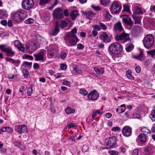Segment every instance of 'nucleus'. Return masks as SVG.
<instances>
[{
	"label": "nucleus",
	"mask_w": 155,
	"mask_h": 155,
	"mask_svg": "<svg viewBox=\"0 0 155 155\" xmlns=\"http://www.w3.org/2000/svg\"><path fill=\"white\" fill-rule=\"evenodd\" d=\"M34 20L32 18H28V19L25 20L24 23L26 24H33L34 23Z\"/></svg>",
	"instance_id": "36"
},
{
	"label": "nucleus",
	"mask_w": 155,
	"mask_h": 155,
	"mask_svg": "<svg viewBox=\"0 0 155 155\" xmlns=\"http://www.w3.org/2000/svg\"><path fill=\"white\" fill-rule=\"evenodd\" d=\"M120 130V128L117 126L113 127L112 129V130L114 131H119Z\"/></svg>",
	"instance_id": "55"
},
{
	"label": "nucleus",
	"mask_w": 155,
	"mask_h": 155,
	"mask_svg": "<svg viewBox=\"0 0 155 155\" xmlns=\"http://www.w3.org/2000/svg\"><path fill=\"white\" fill-rule=\"evenodd\" d=\"M108 51L110 54L114 55L120 54L122 52L123 48L122 45L117 42L111 43L108 48Z\"/></svg>",
	"instance_id": "1"
},
{
	"label": "nucleus",
	"mask_w": 155,
	"mask_h": 155,
	"mask_svg": "<svg viewBox=\"0 0 155 155\" xmlns=\"http://www.w3.org/2000/svg\"><path fill=\"white\" fill-rule=\"evenodd\" d=\"M52 16L54 18L57 19H61L64 16L62 11L60 8H57L54 10Z\"/></svg>",
	"instance_id": "11"
},
{
	"label": "nucleus",
	"mask_w": 155,
	"mask_h": 155,
	"mask_svg": "<svg viewBox=\"0 0 155 155\" xmlns=\"http://www.w3.org/2000/svg\"><path fill=\"white\" fill-rule=\"evenodd\" d=\"M99 25H100V27L102 29L104 30H106L107 29V26L103 23L101 22H99Z\"/></svg>",
	"instance_id": "34"
},
{
	"label": "nucleus",
	"mask_w": 155,
	"mask_h": 155,
	"mask_svg": "<svg viewBox=\"0 0 155 155\" xmlns=\"http://www.w3.org/2000/svg\"><path fill=\"white\" fill-rule=\"evenodd\" d=\"M34 5L33 0H23L22 3V8L26 10L32 8Z\"/></svg>",
	"instance_id": "9"
},
{
	"label": "nucleus",
	"mask_w": 155,
	"mask_h": 155,
	"mask_svg": "<svg viewBox=\"0 0 155 155\" xmlns=\"http://www.w3.org/2000/svg\"><path fill=\"white\" fill-rule=\"evenodd\" d=\"M6 46V45H0V49L4 52V49H5L6 47L5 48Z\"/></svg>",
	"instance_id": "60"
},
{
	"label": "nucleus",
	"mask_w": 155,
	"mask_h": 155,
	"mask_svg": "<svg viewBox=\"0 0 155 155\" xmlns=\"http://www.w3.org/2000/svg\"><path fill=\"white\" fill-rule=\"evenodd\" d=\"M135 70L136 72L137 73H139L140 71L141 68L139 66H137L136 67V68H135Z\"/></svg>",
	"instance_id": "57"
},
{
	"label": "nucleus",
	"mask_w": 155,
	"mask_h": 155,
	"mask_svg": "<svg viewBox=\"0 0 155 155\" xmlns=\"http://www.w3.org/2000/svg\"><path fill=\"white\" fill-rule=\"evenodd\" d=\"M100 39L103 42L109 43L111 42L112 36L110 34L107 33L106 32H102L99 36Z\"/></svg>",
	"instance_id": "6"
},
{
	"label": "nucleus",
	"mask_w": 155,
	"mask_h": 155,
	"mask_svg": "<svg viewBox=\"0 0 155 155\" xmlns=\"http://www.w3.org/2000/svg\"><path fill=\"white\" fill-rule=\"evenodd\" d=\"M142 11L140 8L136 7L135 13L137 14H141L142 13Z\"/></svg>",
	"instance_id": "42"
},
{
	"label": "nucleus",
	"mask_w": 155,
	"mask_h": 155,
	"mask_svg": "<svg viewBox=\"0 0 155 155\" xmlns=\"http://www.w3.org/2000/svg\"><path fill=\"white\" fill-rule=\"evenodd\" d=\"M4 52L5 53L6 55L8 57H13L15 54V52L14 50L12 47H8L4 49Z\"/></svg>",
	"instance_id": "14"
},
{
	"label": "nucleus",
	"mask_w": 155,
	"mask_h": 155,
	"mask_svg": "<svg viewBox=\"0 0 155 155\" xmlns=\"http://www.w3.org/2000/svg\"><path fill=\"white\" fill-rule=\"evenodd\" d=\"M100 3L101 5L105 6H107L110 3V0H100Z\"/></svg>",
	"instance_id": "28"
},
{
	"label": "nucleus",
	"mask_w": 155,
	"mask_h": 155,
	"mask_svg": "<svg viewBox=\"0 0 155 155\" xmlns=\"http://www.w3.org/2000/svg\"><path fill=\"white\" fill-rule=\"evenodd\" d=\"M104 72V68L103 67L100 68L97 74H103Z\"/></svg>",
	"instance_id": "52"
},
{
	"label": "nucleus",
	"mask_w": 155,
	"mask_h": 155,
	"mask_svg": "<svg viewBox=\"0 0 155 155\" xmlns=\"http://www.w3.org/2000/svg\"><path fill=\"white\" fill-rule=\"evenodd\" d=\"M32 64V62H29L27 61H25L24 62L23 65H26L29 66H31Z\"/></svg>",
	"instance_id": "59"
},
{
	"label": "nucleus",
	"mask_w": 155,
	"mask_h": 155,
	"mask_svg": "<svg viewBox=\"0 0 155 155\" xmlns=\"http://www.w3.org/2000/svg\"><path fill=\"white\" fill-rule=\"evenodd\" d=\"M15 46L16 47L20 50L24 51L25 48L23 45L21 44L18 40L15 41L14 42Z\"/></svg>",
	"instance_id": "19"
},
{
	"label": "nucleus",
	"mask_w": 155,
	"mask_h": 155,
	"mask_svg": "<svg viewBox=\"0 0 155 155\" xmlns=\"http://www.w3.org/2000/svg\"><path fill=\"white\" fill-rule=\"evenodd\" d=\"M116 138L115 137H109L106 139L105 144L107 146L105 149H109L114 147L116 144Z\"/></svg>",
	"instance_id": "7"
},
{
	"label": "nucleus",
	"mask_w": 155,
	"mask_h": 155,
	"mask_svg": "<svg viewBox=\"0 0 155 155\" xmlns=\"http://www.w3.org/2000/svg\"><path fill=\"white\" fill-rule=\"evenodd\" d=\"M67 67L65 64H62L61 65L60 69L61 70H65L66 69Z\"/></svg>",
	"instance_id": "54"
},
{
	"label": "nucleus",
	"mask_w": 155,
	"mask_h": 155,
	"mask_svg": "<svg viewBox=\"0 0 155 155\" xmlns=\"http://www.w3.org/2000/svg\"><path fill=\"white\" fill-rule=\"evenodd\" d=\"M50 16L48 15V14H47L46 16L44 17V20L46 22L50 20Z\"/></svg>",
	"instance_id": "58"
},
{
	"label": "nucleus",
	"mask_w": 155,
	"mask_h": 155,
	"mask_svg": "<svg viewBox=\"0 0 155 155\" xmlns=\"http://www.w3.org/2000/svg\"><path fill=\"white\" fill-rule=\"evenodd\" d=\"M65 111L67 114H70L74 113L75 111V110L74 109H72L69 106L68 107L65 109Z\"/></svg>",
	"instance_id": "26"
},
{
	"label": "nucleus",
	"mask_w": 155,
	"mask_h": 155,
	"mask_svg": "<svg viewBox=\"0 0 155 155\" xmlns=\"http://www.w3.org/2000/svg\"><path fill=\"white\" fill-rule=\"evenodd\" d=\"M27 128L25 125H19L18 126L17 132L20 134H22L26 131Z\"/></svg>",
	"instance_id": "21"
},
{
	"label": "nucleus",
	"mask_w": 155,
	"mask_h": 155,
	"mask_svg": "<svg viewBox=\"0 0 155 155\" xmlns=\"http://www.w3.org/2000/svg\"><path fill=\"white\" fill-rule=\"evenodd\" d=\"M22 73L25 78H27L29 74V72L28 70L24 68L23 69Z\"/></svg>",
	"instance_id": "38"
},
{
	"label": "nucleus",
	"mask_w": 155,
	"mask_h": 155,
	"mask_svg": "<svg viewBox=\"0 0 155 155\" xmlns=\"http://www.w3.org/2000/svg\"><path fill=\"white\" fill-rule=\"evenodd\" d=\"M53 45H51L47 50V56L48 58H52L56 56V50L52 48Z\"/></svg>",
	"instance_id": "12"
},
{
	"label": "nucleus",
	"mask_w": 155,
	"mask_h": 155,
	"mask_svg": "<svg viewBox=\"0 0 155 155\" xmlns=\"http://www.w3.org/2000/svg\"><path fill=\"white\" fill-rule=\"evenodd\" d=\"M85 14L86 17L90 19H91L92 18L94 17L95 15L94 13H92L91 11L87 12Z\"/></svg>",
	"instance_id": "29"
},
{
	"label": "nucleus",
	"mask_w": 155,
	"mask_h": 155,
	"mask_svg": "<svg viewBox=\"0 0 155 155\" xmlns=\"http://www.w3.org/2000/svg\"><path fill=\"white\" fill-rule=\"evenodd\" d=\"M91 7L95 11H98L101 10L100 7L99 6H95L94 5H92Z\"/></svg>",
	"instance_id": "46"
},
{
	"label": "nucleus",
	"mask_w": 155,
	"mask_h": 155,
	"mask_svg": "<svg viewBox=\"0 0 155 155\" xmlns=\"http://www.w3.org/2000/svg\"><path fill=\"white\" fill-rule=\"evenodd\" d=\"M138 139L142 143H144L146 141V137L145 135L142 134L138 136Z\"/></svg>",
	"instance_id": "25"
},
{
	"label": "nucleus",
	"mask_w": 155,
	"mask_h": 155,
	"mask_svg": "<svg viewBox=\"0 0 155 155\" xmlns=\"http://www.w3.org/2000/svg\"><path fill=\"white\" fill-rule=\"evenodd\" d=\"M66 56L67 54L65 53H61L60 55V57L62 59H64Z\"/></svg>",
	"instance_id": "49"
},
{
	"label": "nucleus",
	"mask_w": 155,
	"mask_h": 155,
	"mask_svg": "<svg viewBox=\"0 0 155 155\" xmlns=\"http://www.w3.org/2000/svg\"><path fill=\"white\" fill-rule=\"evenodd\" d=\"M155 152V149L153 147H149L144 150L145 155H151Z\"/></svg>",
	"instance_id": "20"
},
{
	"label": "nucleus",
	"mask_w": 155,
	"mask_h": 155,
	"mask_svg": "<svg viewBox=\"0 0 155 155\" xmlns=\"http://www.w3.org/2000/svg\"><path fill=\"white\" fill-rule=\"evenodd\" d=\"M0 23L1 24L4 26L6 25L7 24V21L5 20H2L1 21Z\"/></svg>",
	"instance_id": "62"
},
{
	"label": "nucleus",
	"mask_w": 155,
	"mask_h": 155,
	"mask_svg": "<svg viewBox=\"0 0 155 155\" xmlns=\"http://www.w3.org/2000/svg\"><path fill=\"white\" fill-rule=\"evenodd\" d=\"M68 126L69 128H71L72 127H74L75 125L74 124H72L71 122H69L68 124Z\"/></svg>",
	"instance_id": "56"
},
{
	"label": "nucleus",
	"mask_w": 155,
	"mask_h": 155,
	"mask_svg": "<svg viewBox=\"0 0 155 155\" xmlns=\"http://www.w3.org/2000/svg\"><path fill=\"white\" fill-rule=\"evenodd\" d=\"M122 132L124 136L126 137L130 136L132 133L131 128L128 126H125L123 128Z\"/></svg>",
	"instance_id": "16"
},
{
	"label": "nucleus",
	"mask_w": 155,
	"mask_h": 155,
	"mask_svg": "<svg viewBox=\"0 0 155 155\" xmlns=\"http://www.w3.org/2000/svg\"><path fill=\"white\" fill-rule=\"evenodd\" d=\"M98 97L99 94L96 91H91L88 95L89 99L92 100H96Z\"/></svg>",
	"instance_id": "17"
},
{
	"label": "nucleus",
	"mask_w": 155,
	"mask_h": 155,
	"mask_svg": "<svg viewBox=\"0 0 155 155\" xmlns=\"http://www.w3.org/2000/svg\"><path fill=\"white\" fill-rule=\"evenodd\" d=\"M122 8V6L117 1L114 2L110 7L111 11L116 14H119Z\"/></svg>",
	"instance_id": "8"
},
{
	"label": "nucleus",
	"mask_w": 155,
	"mask_h": 155,
	"mask_svg": "<svg viewBox=\"0 0 155 155\" xmlns=\"http://www.w3.org/2000/svg\"><path fill=\"white\" fill-rule=\"evenodd\" d=\"M147 54L148 56L153 58L155 55V48L153 50L147 51Z\"/></svg>",
	"instance_id": "27"
},
{
	"label": "nucleus",
	"mask_w": 155,
	"mask_h": 155,
	"mask_svg": "<svg viewBox=\"0 0 155 155\" xmlns=\"http://www.w3.org/2000/svg\"><path fill=\"white\" fill-rule=\"evenodd\" d=\"M33 90V86H31L30 87H29L27 90V94L28 96H30L31 95L32 93Z\"/></svg>",
	"instance_id": "37"
},
{
	"label": "nucleus",
	"mask_w": 155,
	"mask_h": 155,
	"mask_svg": "<svg viewBox=\"0 0 155 155\" xmlns=\"http://www.w3.org/2000/svg\"><path fill=\"white\" fill-rule=\"evenodd\" d=\"M50 0H40L39 5H44L47 3Z\"/></svg>",
	"instance_id": "43"
},
{
	"label": "nucleus",
	"mask_w": 155,
	"mask_h": 155,
	"mask_svg": "<svg viewBox=\"0 0 155 155\" xmlns=\"http://www.w3.org/2000/svg\"><path fill=\"white\" fill-rule=\"evenodd\" d=\"M27 16L28 14L27 12L20 9L13 14L12 18L14 21L19 23L23 21Z\"/></svg>",
	"instance_id": "2"
},
{
	"label": "nucleus",
	"mask_w": 155,
	"mask_h": 155,
	"mask_svg": "<svg viewBox=\"0 0 155 155\" xmlns=\"http://www.w3.org/2000/svg\"><path fill=\"white\" fill-rule=\"evenodd\" d=\"M88 147L86 145H84L82 148V150L83 152H85L88 150Z\"/></svg>",
	"instance_id": "61"
},
{
	"label": "nucleus",
	"mask_w": 155,
	"mask_h": 155,
	"mask_svg": "<svg viewBox=\"0 0 155 155\" xmlns=\"http://www.w3.org/2000/svg\"><path fill=\"white\" fill-rule=\"evenodd\" d=\"M150 117L153 121H155V113L152 110H151V114L150 115Z\"/></svg>",
	"instance_id": "41"
},
{
	"label": "nucleus",
	"mask_w": 155,
	"mask_h": 155,
	"mask_svg": "<svg viewBox=\"0 0 155 155\" xmlns=\"http://www.w3.org/2000/svg\"><path fill=\"white\" fill-rule=\"evenodd\" d=\"M112 16L110 15L108 11H106L105 17L106 19H108L110 18Z\"/></svg>",
	"instance_id": "50"
},
{
	"label": "nucleus",
	"mask_w": 155,
	"mask_h": 155,
	"mask_svg": "<svg viewBox=\"0 0 155 155\" xmlns=\"http://www.w3.org/2000/svg\"><path fill=\"white\" fill-rule=\"evenodd\" d=\"M115 39L117 41L124 43L130 40L129 35L124 31L121 34H117L116 35Z\"/></svg>",
	"instance_id": "5"
},
{
	"label": "nucleus",
	"mask_w": 155,
	"mask_h": 155,
	"mask_svg": "<svg viewBox=\"0 0 155 155\" xmlns=\"http://www.w3.org/2000/svg\"><path fill=\"white\" fill-rule=\"evenodd\" d=\"M73 72L76 74H81L82 73V71L78 68H76L74 69Z\"/></svg>",
	"instance_id": "39"
},
{
	"label": "nucleus",
	"mask_w": 155,
	"mask_h": 155,
	"mask_svg": "<svg viewBox=\"0 0 155 155\" xmlns=\"http://www.w3.org/2000/svg\"><path fill=\"white\" fill-rule=\"evenodd\" d=\"M134 45L132 44H130L126 46L125 49L127 52L131 51L134 48Z\"/></svg>",
	"instance_id": "30"
},
{
	"label": "nucleus",
	"mask_w": 155,
	"mask_h": 155,
	"mask_svg": "<svg viewBox=\"0 0 155 155\" xmlns=\"http://www.w3.org/2000/svg\"><path fill=\"white\" fill-rule=\"evenodd\" d=\"M92 34H93L94 36H97L98 34V32L96 31V30L93 29L92 31Z\"/></svg>",
	"instance_id": "63"
},
{
	"label": "nucleus",
	"mask_w": 155,
	"mask_h": 155,
	"mask_svg": "<svg viewBox=\"0 0 155 155\" xmlns=\"http://www.w3.org/2000/svg\"><path fill=\"white\" fill-rule=\"evenodd\" d=\"M140 116L139 114L134 113L132 116V118L134 119H140Z\"/></svg>",
	"instance_id": "47"
},
{
	"label": "nucleus",
	"mask_w": 155,
	"mask_h": 155,
	"mask_svg": "<svg viewBox=\"0 0 155 155\" xmlns=\"http://www.w3.org/2000/svg\"><path fill=\"white\" fill-rule=\"evenodd\" d=\"M66 43L68 44V46H72L75 45L78 41V39L76 35L69 33L66 37Z\"/></svg>",
	"instance_id": "4"
},
{
	"label": "nucleus",
	"mask_w": 155,
	"mask_h": 155,
	"mask_svg": "<svg viewBox=\"0 0 155 155\" xmlns=\"http://www.w3.org/2000/svg\"><path fill=\"white\" fill-rule=\"evenodd\" d=\"M127 77L129 79L133 80L134 78V76L131 74V72L129 70L126 72Z\"/></svg>",
	"instance_id": "32"
},
{
	"label": "nucleus",
	"mask_w": 155,
	"mask_h": 155,
	"mask_svg": "<svg viewBox=\"0 0 155 155\" xmlns=\"http://www.w3.org/2000/svg\"><path fill=\"white\" fill-rule=\"evenodd\" d=\"M78 15L79 14L76 10L72 11L70 13V15L72 19L74 20L75 19Z\"/></svg>",
	"instance_id": "24"
},
{
	"label": "nucleus",
	"mask_w": 155,
	"mask_h": 155,
	"mask_svg": "<svg viewBox=\"0 0 155 155\" xmlns=\"http://www.w3.org/2000/svg\"><path fill=\"white\" fill-rule=\"evenodd\" d=\"M46 52L44 50H42L40 52L37 54H34V56L35 58L36 61H43L44 59V56L46 54Z\"/></svg>",
	"instance_id": "13"
},
{
	"label": "nucleus",
	"mask_w": 155,
	"mask_h": 155,
	"mask_svg": "<svg viewBox=\"0 0 155 155\" xmlns=\"http://www.w3.org/2000/svg\"><path fill=\"white\" fill-rule=\"evenodd\" d=\"M141 131L142 132L147 134L151 133L150 130L147 128L145 127H143L141 129Z\"/></svg>",
	"instance_id": "33"
},
{
	"label": "nucleus",
	"mask_w": 155,
	"mask_h": 155,
	"mask_svg": "<svg viewBox=\"0 0 155 155\" xmlns=\"http://www.w3.org/2000/svg\"><path fill=\"white\" fill-rule=\"evenodd\" d=\"M145 57L143 55V51L142 49L140 50V53L139 54L135 56L134 58L140 61H142L145 58Z\"/></svg>",
	"instance_id": "22"
},
{
	"label": "nucleus",
	"mask_w": 155,
	"mask_h": 155,
	"mask_svg": "<svg viewBox=\"0 0 155 155\" xmlns=\"http://www.w3.org/2000/svg\"><path fill=\"white\" fill-rule=\"evenodd\" d=\"M63 84L64 85L69 86L71 84V83L68 81L64 80Z\"/></svg>",
	"instance_id": "51"
},
{
	"label": "nucleus",
	"mask_w": 155,
	"mask_h": 155,
	"mask_svg": "<svg viewBox=\"0 0 155 155\" xmlns=\"http://www.w3.org/2000/svg\"><path fill=\"white\" fill-rule=\"evenodd\" d=\"M123 16L122 18L123 21L125 24L130 26L133 25V22L129 15H123Z\"/></svg>",
	"instance_id": "18"
},
{
	"label": "nucleus",
	"mask_w": 155,
	"mask_h": 155,
	"mask_svg": "<svg viewBox=\"0 0 155 155\" xmlns=\"http://www.w3.org/2000/svg\"><path fill=\"white\" fill-rule=\"evenodd\" d=\"M79 92L83 96H85L87 94V91L84 88L80 89Z\"/></svg>",
	"instance_id": "35"
},
{
	"label": "nucleus",
	"mask_w": 155,
	"mask_h": 155,
	"mask_svg": "<svg viewBox=\"0 0 155 155\" xmlns=\"http://www.w3.org/2000/svg\"><path fill=\"white\" fill-rule=\"evenodd\" d=\"M124 11L130 13V7L128 5L124 4L123 5Z\"/></svg>",
	"instance_id": "40"
},
{
	"label": "nucleus",
	"mask_w": 155,
	"mask_h": 155,
	"mask_svg": "<svg viewBox=\"0 0 155 155\" xmlns=\"http://www.w3.org/2000/svg\"><path fill=\"white\" fill-rule=\"evenodd\" d=\"M114 31L115 32H120L124 31V28L121 22L119 21L115 23L113 26Z\"/></svg>",
	"instance_id": "15"
},
{
	"label": "nucleus",
	"mask_w": 155,
	"mask_h": 155,
	"mask_svg": "<svg viewBox=\"0 0 155 155\" xmlns=\"http://www.w3.org/2000/svg\"><path fill=\"white\" fill-rule=\"evenodd\" d=\"M109 153L111 155H117L118 154V152L114 150L110 151Z\"/></svg>",
	"instance_id": "48"
},
{
	"label": "nucleus",
	"mask_w": 155,
	"mask_h": 155,
	"mask_svg": "<svg viewBox=\"0 0 155 155\" xmlns=\"http://www.w3.org/2000/svg\"><path fill=\"white\" fill-rule=\"evenodd\" d=\"M11 63L13 64H16L18 66L20 64V61L19 60H15L14 59L12 62H11Z\"/></svg>",
	"instance_id": "45"
},
{
	"label": "nucleus",
	"mask_w": 155,
	"mask_h": 155,
	"mask_svg": "<svg viewBox=\"0 0 155 155\" xmlns=\"http://www.w3.org/2000/svg\"><path fill=\"white\" fill-rule=\"evenodd\" d=\"M93 27L94 30L98 31H100L101 30V28L100 27V25H93Z\"/></svg>",
	"instance_id": "44"
},
{
	"label": "nucleus",
	"mask_w": 155,
	"mask_h": 155,
	"mask_svg": "<svg viewBox=\"0 0 155 155\" xmlns=\"http://www.w3.org/2000/svg\"><path fill=\"white\" fill-rule=\"evenodd\" d=\"M0 18H2L1 16L6 17L7 16L6 14L4 12H2L1 10H0Z\"/></svg>",
	"instance_id": "53"
},
{
	"label": "nucleus",
	"mask_w": 155,
	"mask_h": 155,
	"mask_svg": "<svg viewBox=\"0 0 155 155\" xmlns=\"http://www.w3.org/2000/svg\"><path fill=\"white\" fill-rule=\"evenodd\" d=\"M59 30L58 27V24L57 23H56V26L54 31L52 32V35L54 36L56 35L59 32Z\"/></svg>",
	"instance_id": "31"
},
{
	"label": "nucleus",
	"mask_w": 155,
	"mask_h": 155,
	"mask_svg": "<svg viewBox=\"0 0 155 155\" xmlns=\"http://www.w3.org/2000/svg\"><path fill=\"white\" fill-rule=\"evenodd\" d=\"M70 21L68 19H66L65 20H63L61 21V23L59 24V26L61 28L67 26L68 23L70 22Z\"/></svg>",
	"instance_id": "23"
},
{
	"label": "nucleus",
	"mask_w": 155,
	"mask_h": 155,
	"mask_svg": "<svg viewBox=\"0 0 155 155\" xmlns=\"http://www.w3.org/2000/svg\"><path fill=\"white\" fill-rule=\"evenodd\" d=\"M132 155H138V150L137 149L134 150L133 152Z\"/></svg>",
	"instance_id": "64"
},
{
	"label": "nucleus",
	"mask_w": 155,
	"mask_h": 155,
	"mask_svg": "<svg viewBox=\"0 0 155 155\" xmlns=\"http://www.w3.org/2000/svg\"><path fill=\"white\" fill-rule=\"evenodd\" d=\"M143 41L144 47L149 48L153 45L154 42V38L152 35L148 34L144 37Z\"/></svg>",
	"instance_id": "3"
},
{
	"label": "nucleus",
	"mask_w": 155,
	"mask_h": 155,
	"mask_svg": "<svg viewBox=\"0 0 155 155\" xmlns=\"http://www.w3.org/2000/svg\"><path fill=\"white\" fill-rule=\"evenodd\" d=\"M26 49L28 53L31 54L37 49V44L33 42L28 43L26 44Z\"/></svg>",
	"instance_id": "10"
}]
</instances>
